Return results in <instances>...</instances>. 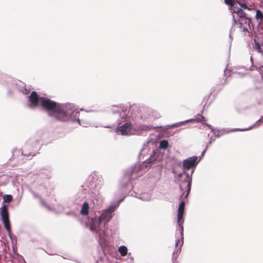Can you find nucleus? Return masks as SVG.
Listing matches in <instances>:
<instances>
[{"mask_svg": "<svg viewBox=\"0 0 263 263\" xmlns=\"http://www.w3.org/2000/svg\"><path fill=\"white\" fill-rule=\"evenodd\" d=\"M255 49L257 50V51L258 52H259L260 53H263L262 50L258 43H255Z\"/></svg>", "mask_w": 263, "mask_h": 263, "instance_id": "6ab92c4d", "label": "nucleus"}, {"mask_svg": "<svg viewBox=\"0 0 263 263\" xmlns=\"http://www.w3.org/2000/svg\"><path fill=\"white\" fill-rule=\"evenodd\" d=\"M204 119V117L202 116H200L199 118L197 119V121L198 122H201Z\"/></svg>", "mask_w": 263, "mask_h": 263, "instance_id": "5701e85b", "label": "nucleus"}, {"mask_svg": "<svg viewBox=\"0 0 263 263\" xmlns=\"http://www.w3.org/2000/svg\"><path fill=\"white\" fill-rule=\"evenodd\" d=\"M255 17L256 20L258 21L260 23L263 21V13L260 10H256V14Z\"/></svg>", "mask_w": 263, "mask_h": 263, "instance_id": "ddd939ff", "label": "nucleus"}, {"mask_svg": "<svg viewBox=\"0 0 263 263\" xmlns=\"http://www.w3.org/2000/svg\"><path fill=\"white\" fill-rule=\"evenodd\" d=\"M191 181H189L187 183V193L186 194V195H185V198H186L188 194H189V193L190 192V190H191Z\"/></svg>", "mask_w": 263, "mask_h": 263, "instance_id": "4be33fe9", "label": "nucleus"}, {"mask_svg": "<svg viewBox=\"0 0 263 263\" xmlns=\"http://www.w3.org/2000/svg\"><path fill=\"white\" fill-rule=\"evenodd\" d=\"M115 211L114 207H110L105 210L99 217L98 220L100 221H108L111 218V213Z\"/></svg>", "mask_w": 263, "mask_h": 263, "instance_id": "39448f33", "label": "nucleus"}, {"mask_svg": "<svg viewBox=\"0 0 263 263\" xmlns=\"http://www.w3.org/2000/svg\"><path fill=\"white\" fill-rule=\"evenodd\" d=\"M132 124L130 122L126 123L116 129V132L118 134L128 135L132 129Z\"/></svg>", "mask_w": 263, "mask_h": 263, "instance_id": "20e7f679", "label": "nucleus"}, {"mask_svg": "<svg viewBox=\"0 0 263 263\" xmlns=\"http://www.w3.org/2000/svg\"><path fill=\"white\" fill-rule=\"evenodd\" d=\"M185 202L182 200L179 204L178 212H184Z\"/></svg>", "mask_w": 263, "mask_h": 263, "instance_id": "f3484780", "label": "nucleus"}, {"mask_svg": "<svg viewBox=\"0 0 263 263\" xmlns=\"http://www.w3.org/2000/svg\"><path fill=\"white\" fill-rule=\"evenodd\" d=\"M89 205L87 202H85L82 206L80 211V213L82 215H87L88 214Z\"/></svg>", "mask_w": 263, "mask_h": 263, "instance_id": "9b49d317", "label": "nucleus"}, {"mask_svg": "<svg viewBox=\"0 0 263 263\" xmlns=\"http://www.w3.org/2000/svg\"><path fill=\"white\" fill-rule=\"evenodd\" d=\"M180 242V241L179 239H177L176 241V243H175V245H176V247H177L178 246V245L179 244V243Z\"/></svg>", "mask_w": 263, "mask_h": 263, "instance_id": "b1692460", "label": "nucleus"}, {"mask_svg": "<svg viewBox=\"0 0 263 263\" xmlns=\"http://www.w3.org/2000/svg\"><path fill=\"white\" fill-rule=\"evenodd\" d=\"M13 197L11 195H4L3 196V202L10 203L12 201Z\"/></svg>", "mask_w": 263, "mask_h": 263, "instance_id": "2eb2a0df", "label": "nucleus"}, {"mask_svg": "<svg viewBox=\"0 0 263 263\" xmlns=\"http://www.w3.org/2000/svg\"><path fill=\"white\" fill-rule=\"evenodd\" d=\"M2 220L4 224L6 230L8 232L10 231V224L9 222V213L8 211V206L6 204H4L2 208L0 213Z\"/></svg>", "mask_w": 263, "mask_h": 263, "instance_id": "f03ea898", "label": "nucleus"}, {"mask_svg": "<svg viewBox=\"0 0 263 263\" xmlns=\"http://www.w3.org/2000/svg\"><path fill=\"white\" fill-rule=\"evenodd\" d=\"M168 143L166 140H163L160 142L159 147L162 149H166L168 147Z\"/></svg>", "mask_w": 263, "mask_h": 263, "instance_id": "dca6fc26", "label": "nucleus"}, {"mask_svg": "<svg viewBox=\"0 0 263 263\" xmlns=\"http://www.w3.org/2000/svg\"><path fill=\"white\" fill-rule=\"evenodd\" d=\"M101 221H100L99 220L92 222L90 226V230L91 231H95L96 232H98L99 231V228L100 227Z\"/></svg>", "mask_w": 263, "mask_h": 263, "instance_id": "9d476101", "label": "nucleus"}, {"mask_svg": "<svg viewBox=\"0 0 263 263\" xmlns=\"http://www.w3.org/2000/svg\"><path fill=\"white\" fill-rule=\"evenodd\" d=\"M119 252L121 256H125L127 253V249L124 246H121L119 248Z\"/></svg>", "mask_w": 263, "mask_h": 263, "instance_id": "f8f14e48", "label": "nucleus"}, {"mask_svg": "<svg viewBox=\"0 0 263 263\" xmlns=\"http://www.w3.org/2000/svg\"><path fill=\"white\" fill-rule=\"evenodd\" d=\"M261 67H262V69H263V65H262V66H261Z\"/></svg>", "mask_w": 263, "mask_h": 263, "instance_id": "bb28decb", "label": "nucleus"}, {"mask_svg": "<svg viewBox=\"0 0 263 263\" xmlns=\"http://www.w3.org/2000/svg\"><path fill=\"white\" fill-rule=\"evenodd\" d=\"M233 22L235 24L237 23V21L235 19L234 16H233Z\"/></svg>", "mask_w": 263, "mask_h": 263, "instance_id": "393cba45", "label": "nucleus"}, {"mask_svg": "<svg viewBox=\"0 0 263 263\" xmlns=\"http://www.w3.org/2000/svg\"><path fill=\"white\" fill-rule=\"evenodd\" d=\"M29 101L31 104L33 106H37L39 104H40V97L37 95L36 92H31L29 97Z\"/></svg>", "mask_w": 263, "mask_h": 263, "instance_id": "423d86ee", "label": "nucleus"}, {"mask_svg": "<svg viewBox=\"0 0 263 263\" xmlns=\"http://www.w3.org/2000/svg\"><path fill=\"white\" fill-rule=\"evenodd\" d=\"M237 3L242 8H243L245 9L250 10V9L248 7L247 5L244 3L245 2L239 1V2H238Z\"/></svg>", "mask_w": 263, "mask_h": 263, "instance_id": "aec40b11", "label": "nucleus"}, {"mask_svg": "<svg viewBox=\"0 0 263 263\" xmlns=\"http://www.w3.org/2000/svg\"><path fill=\"white\" fill-rule=\"evenodd\" d=\"M183 212H178L177 222V224H178L179 229H180L181 235L183 234V223L184 222V220L183 219Z\"/></svg>", "mask_w": 263, "mask_h": 263, "instance_id": "0eeeda50", "label": "nucleus"}, {"mask_svg": "<svg viewBox=\"0 0 263 263\" xmlns=\"http://www.w3.org/2000/svg\"><path fill=\"white\" fill-rule=\"evenodd\" d=\"M21 257L20 256H18V255L17 254V259L18 260L19 259V258Z\"/></svg>", "mask_w": 263, "mask_h": 263, "instance_id": "a878e982", "label": "nucleus"}, {"mask_svg": "<svg viewBox=\"0 0 263 263\" xmlns=\"http://www.w3.org/2000/svg\"><path fill=\"white\" fill-rule=\"evenodd\" d=\"M40 105L44 110L48 111L49 116L53 117L60 121L68 120L70 114L76 116L80 114L77 111H73L70 113L69 111L65 110L60 104L45 97H40Z\"/></svg>", "mask_w": 263, "mask_h": 263, "instance_id": "f257e3e1", "label": "nucleus"}, {"mask_svg": "<svg viewBox=\"0 0 263 263\" xmlns=\"http://www.w3.org/2000/svg\"><path fill=\"white\" fill-rule=\"evenodd\" d=\"M245 19H240L238 21V23L239 24L240 27L246 26V24H245Z\"/></svg>", "mask_w": 263, "mask_h": 263, "instance_id": "412c9836", "label": "nucleus"}, {"mask_svg": "<svg viewBox=\"0 0 263 263\" xmlns=\"http://www.w3.org/2000/svg\"><path fill=\"white\" fill-rule=\"evenodd\" d=\"M224 3L230 6L231 7H232L234 6L235 0H224Z\"/></svg>", "mask_w": 263, "mask_h": 263, "instance_id": "a211bd4d", "label": "nucleus"}, {"mask_svg": "<svg viewBox=\"0 0 263 263\" xmlns=\"http://www.w3.org/2000/svg\"><path fill=\"white\" fill-rule=\"evenodd\" d=\"M251 23V20H249V21H246L245 24L246 26H242L243 31L245 32H248L249 34L250 33L249 30L248 28H250V24Z\"/></svg>", "mask_w": 263, "mask_h": 263, "instance_id": "4468645a", "label": "nucleus"}, {"mask_svg": "<svg viewBox=\"0 0 263 263\" xmlns=\"http://www.w3.org/2000/svg\"><path fill=\"white\" fill-rule=\"evenodd\" d=\"M197 157L193 156L183 160V167L184 170H189L195 166L197 164Z\"/></svg>", "mask_w": 263, "mask_h": 263, "instance_id": "7ed1b4c3", "label": "nucleus"}, {"mask_svg": "<svg viewBox=\"0 0 263 263\" xmlns=\"http://www.w3.org/2000/svg\"><path fill=\"white\" fill-rule=\"evenodd\" d=\"M234 12L236 13L240 19H245V21H249V20H250V18L247 17V14L241 8L237 9V10L234 11Z\"/></svg>", "mask_w": 263, "mask_h": 263, "instance_id": "6e6552de", "label": "nucleus"}, {"mask_svg": "<svg viewBox=\"0 0 263 263\" xmlns=\"http://www.w3.org/2000/svg\"><path fill=\"white\" fill-rule=\"evenodd\" d=\"M30 149H31V147L30 146L25 147L22 150V155H24L27 157H30L34 156L35 153L33 152H31Z\"/></svg>", "mask_w": 263, "mask_h": 263, "instance_id": "1a4fd4ad", "label": "nucleus"}]
</instances>
